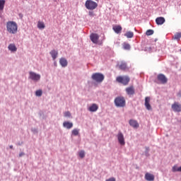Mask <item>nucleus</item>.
Returning a JSON list of instances; mask_svg holds the SVG:
<instances>
[{
	"mask_svg": "<svg viewBox=\"0 0 181 181\" xmlns=\"http://www.w3.org/2000/svg\"><path fill=\"white\" fill-rule=\"evenodd\" d=\"M7 31L8 33L15 35L18 32V24L15 21H8L6 23Z\"/></svg>",
	"mask_w": 181,
	"mask_h": 181,
	"instance_id": "obj_1",
	"label": "nucleus"
},
{
	"mask_svg": "<svg viewBox=\"0 0 181 181\" xmlns=\"http://www.w3.org/2000/svg\"><path fill=\"white\" fill-rule=\"evenodd\" d=\"M116 81L117 83H119V84L128 86V84H129V81H131V78L128 76H119L116 78Z\"/></svg>",
	"mask_w": 181,
	"mask_h": 181,
	"instance_id": "obj_2",
	"label": "nucleus"
},
{
	"mask_svg": "<svg viewBox=\"0 0 181 181\" xmlns=\"http://www.w3.org/2000/svg\"><path fill=\"white\" fill-rule=\"evenodd\" d=\"M85 6L86 9H88L89 11H94V9H97L98 4L95 1H93V0H87L85 3Z\"/></svg>",
	"mask_w": 181,
	"mask_h": 181,
	"instance_id": "obj_3",
	"label": "nucleus"
},
{
	"mask_svg": "<svg viewBox=\"0 0 181 181\" xmlns=\"http://www.w3.org/2000/svg\"><path fill=\"white\" fill-rule=\"evenodd\" d=\"M91 78L92 79H93L94 81H96V83H103L105 78L104 74L100 73L93 74Z\"/></svg>",
	"mask_w": 181,
	"mask_h": 181,
	"instance_id": "obj_4",
	"label": "nucleus"
},
{
	"mask_svg": "<svg viewBox=\"0 0 181 181\" xmlns=\"http://www.w3.org/2000/svg\"><path fill=\"white\" fill-rule=\"evenodd\" d=\"M116 107H124L125 105V99L123 97H117L115 99Z\"/></svg>",
	"mask_w": 181,
	"mask_h": 181,
	"instance_id": "obj_5",
	"label": "nucleus"
},
{
	"mask_svg": "<svg viewBox=\"0 0 181 181\" xmlns=\"http://www.w3.org/2000/svg\"><path fill=\"white\" fill-rule=\"evenodd\" d=\"M29 74V78H30V80H33V81H39V80H40V74H36L33 71H30Z\"/></svg>",
	"mask_w": 181,
	"mask_h": 181,
	"instance_id": "obj_6",
	"label": "nucleus"
},
{
	"mask_svg": "<svg viewBox=\"0 0 181 181\" xmlns=\"http://www.w3.org/2000/svg\"><path fill=\"white\" fill-rule=\"evenodd\" d=\"M157 78L161 84H166L168 83V78L163 74H158Z\"/></svg>",
	"mask_w": 181,
	"mask_h": 181,
	"instance_id": "obj_7",
	"label": "nucleus"
},
{
	"mask_svg": "<svg viewBox=\"0 0 181 181\" xmlns=\"http://www.w3.org/2000/svg\"><path fill=\"white\" fill-rule=\"evenodd\" d=\"M171 108L175 112H181V105L177 102L174 103Z\"/></svg>",
	"mask_w": 181,
	"mask_h": 181,
	"instance_id": "obj_8",
	"label": "nucleus"
},
{
	"mask_svg": "<svg viewBox=\"0 0 181 181\" xmlns=\"http://www.w3.org/2000/svg\"><path fill=\"white\" fill-rule=\"evenodd\" d=\"M117 136L119 144L122 146L125 145V139L124 138V134L122 132H119Z\"/></svg>",
	"mask_w": 181,
	"mask_h": 181,
	"instance_id": "obj_9",
	"label": "nucleus"
},
{
	"mask_svg": "<svg viewBox=\"0 0 181 181\" xmlns=\"http://www.w3.org/2000/svg\"><path fill=\"white\" fill-rule=\"evenodd\" d=\"M90 39L93 43L97 44L98 43V39H100V36L98 34L93 33L90 36Z\"/></svg>",
	"mask_w": 181,
	"mask_h": 181,
	"instance_id": "obj_10",
	"label": "nucleus"
},
{
	"mask_svg": "<svg viewBox=\"0 0 181 181\" xmlns=\"http://www.w3.org/2000/svg\"><path fill=\"white\" fill-rule=\"evenodd\" d=\"M149 103H151V98L146 97V98H145V107H146V110H148V111L152 110V107L151 106V104Z\"/></svg>",
	"mask_w": 181,
	"mask_h": 181,
	"instance_id": "obj_11",
	"label": "nucleus"
},
{
	"mask_svg": "<svg viewBox=\"0 0 181 181\" xmlns=\"http://www.w3.org/2000/svg\"><path fill=\"white\" fill-rule=\"evenodd\" d=\"M126 93L128 95H134V94H135V89L134 88V86L127 88Z\"/></svg>",
	"mask_w": 181,
	"mask_h": 181,
	"instance_id": "obj_12",
	"label": "nucleus"
},
{
	"mask_svg": "<svg viewBox=\"0 0 181 181\" xmlns=\"http://www.w3.org/2000/svg\"><path fill=\"white\" fill-rule=\"evenodd\" d=\"M145 179L147 181H154L155 180V175L151 174L149 173H146L145 174Z\"/></svg>",
	"mask_w": 181,
	"mask_h": 181,
	"instance_id": "obj_13",
	"label": "nucleus"
},
{
	"mask_svg": "<svg viewBox=\"0 0 181 181\" xmlns=\"http://www.w3.org/2000/svg\"><path fill=\"white\" fill-rule=\"evenodd\" d=\"M98 110V105L93 103L88 107V111L95 112Z\"/></svg>",
	"mask_w": 181,
	"mask_h": 181,
	"instance_id": "obj_14",
	"label": "nucleus"
},
{
	"mask_svg": "<svg viewBox=\"0 0 181 181\" xmlns=\"http://www.w3.org/2000/svg\"><path fill=\"white\" fill-rule=\"evenodd\" d=\"M112 29L114 32H115L117 35L121 33V32H122V27L119 25H114L112 27Z\"/></svg>",
	"mask_w": 181,
	"mask_h": 181,
	"instance_id": "obj_15",
	"label": "nucleus"
},
{
	"mask_svg": "<svg viewBox=\"0 0 181 181\" xmlns=\"http://www.w3.org/2000/svg\"><path fill=\"white\" fill-rule=\"evenodd\" d=\"M129 123L131 127H133V128H139V124L136 120L130 119Z\"/></svg>",
	"mask_w": 181,
	"mask_h": 181,
	"instance_id": "obj_16",
	"label": "nucleus"
},
{
	"mask_svg": "<svg viewBox=\"0 0 181 181\" xmlns=\"http://www.w3.org/2000/svg\"><path fill=\"white\" fill-rule=\"evenodd\" d=\"M59 64H61L62 67H67V59H66V58H61L59 59Z\"/></svg>",
	"mask_w": 181,
	"mask_h": 181,
	"instance_id": "obj_17",
	"label": "nucleus"
},
{
	"mask_svg": "<svg viewBox=\"0 0 181 181\" xmlns=\"http://www.w3.org/2000/svg\"><path fill=\"white\" fill-rule=\"evenodd\" d=\"M165 22V18L163 17H158L156 19V23L158 24V25H163Z\"/></svg>",
	"mask_w": 181,
	"mask_h": 181,
	"instance_id": "obj_18",
	"label": "nucleus"
},
{
	"mask_svg": "<svg viewBox=\"0 0 181 181\" xmlns=\"http://www.w3.org/2000/svg\"><path fill=\"white\" fill-rule=\"evenodd\" d=\"M63 127L66 128V129H71V128H73V123L70 122H64Z\"/></svg>",
	"mask_w": 181,
	"mask_h": 181,
	"instance_id": "obj_19",
	"label": "nucleus"
},
{
	"mask_svg": "<svg viewBox=\"0 0 181 181\" xmlns=\"http://www.w3.org/2000/svg\"><path fill=\"white\" fill-rule=\"evenodd\" d=\"M49 54H51L53 60H56L57 59V56L59 54V52L56 51V49H52L50 52Z\"/></svg>",
	"mask_w": 181,
	"mask_h": 181,
	"instance_id": "obj_20",
	"label": "nucleus"
},
{
	"mask_svg": "<svg viewBox=\"0 0 181 181\" xmlns=\"http://www.w3.org/2000/svg\"><path fill=\"white\" fill-rule=\"evenodd\" d=\"M8 49L10 50V52H16V50H18V48L15 44H10L8 47Z\"/></svg>",
	"mask_w": 181,
	"mask_h": 181,
	"instance_id": "obj_21",
	"label": "nucleus"
},
{
	"mask_svg": "<svg viewBox=\"0 0 181 181\" xmlns=\"http://www.w3.org/2000/svg\"><path fill=\"white\" fill-rule=\"evenodd\" d=\"M119 69L120 70H127V63L122 62L120 64H119Z\"/></svg>",
	"mask_w": 181,
	"mask_h": 181,
	"instance_id": "obj_22",
	"label": "nucleus"
},
{
	"mask_svg": "<svg viewBox=\"0 0 181 181\" xmlns=\"http://www.w3.org/2000/svg\"><path fill=\"white\" fill-rule=\"evenodd\" d=\"M124 36L127 37V39H132V37H134V33H132V31L127 32L124 34Z\"/></svg>",
	"mask_w": 181,
	"mask_h": 181,
	"instance_id": "obj_23",
	"label": "nucleus"
},
{
	"mask_svg": "<svg viewBox=\"0 0 181 181\" xmlns=\"http://www.w3.org/2000/svg\"><path fill=\"white\" fill-rule=\"evenodd\" d=\"M37 28L38 29H45L46 28V25H45V23L42 21L37 22Z\"/></svg>",
	"mask_w": 181,
	"mask_h": 181,
	"instance_id": "obj_24",
	"label": "nucleus"
},
{
	"mask_svg": "<svg viewBox=\"0 0 181 181\" xmlns=\"http://www.w3.org/2000/svg\"><path fill=\"white\" fill-rule=\"evenodd\" d=\"M123 49H124V50H131V45L127 42H124Z\"/></svg>",
	"mask_w": 181,
	"mask_h": 181,
	"instance_id": "obj_25",
	"label": "nucleus"
},
{
	"mask_svg": "<svg viewBox=\"0 0 181 181\" xmlns=\"http://www.w3.org/2000/svg\"><path fill=\"white\" fill-rule=\"evenodd\" d=\"M180 37H181V33H177L174 35V36L173 37V38L175 40H180Z\"/></svg>",
	"mask_w": 181,
	"mask_h": 181,
	"instance_id": "obj_26",
	"label": "nucleus"
},
{
	"mask_svg": "<svg viewBox=\"0 0 181 181\" xmlns=\"http://www.w3.org/2000/svg\"><path fill=\"white\" fill-rule=\"evenodd\" d=\"M5 7V0H0V11H4Z\"/></svg>",
	"mask_w": 181,
	"mask_h": 181,
	"instance_id": "obj_27",
	"label": "nucleus"
},
{
	"mask_svg": "<svg viewBox=\"0 0 181 181\" xmlns=\"http://www.w3.org/2000/svg\"><path fill=\"white\" fill-rule=\"evenodd\" d=\"M80 132V130L78 129H74L72 130V135H74V136H77V135H78Z\"/></svg>",
	"mask_w": 181,
	"mask_h": 181,
	"instance_id": "obj_28",
	"label": "nucleus"
},
{
	"mask_svg": "<svg viewBox=\"0 0 181 181\" xmlns=\"http://www.w3.org/2000/svg\"><path fill=\"white\" fill-rule=\"evenodd\" d=\"M42 94H43V91H42V90H37L35 91V95L37 97H42Z\"/></svg>",
	"mask_w": 181,
	"mask_h": 181,
	"instance_id": "obj_29",
	"label": "nucleus"
},
{
	"mask_svg": "<svg viewBox=\"0 0 181 181\" xmlns=\"http://www.w3.org/2000/svg\"><path fill=\"white\" fill-rule=\"evenodd\" d=\"M153 49H155V47H146L145 48V50H146V52H152L153 50Z\"/></svg>",
	"mask_w": 181,
	"mask_h": 181,
	"instance_id": "obj_30",
	"label": "nucleus"
},
{
	"mask_svg": "<svg viewBox=\"0 0 181 181\" xmlns=\"http://www.w3.org/2000/svg\"><path fill=\"white\" fill-rule=\"evenodd\" d=\"M153 33V30H148L146 33L147 36H151Z\"/></svg>",
	"mask_w": 181,
	"mask_h": 181,
	"instance_id": "obj_31",
	"label": "nucleus"
},
{
	"mask_svg": "<svg viewBox=\"0 0 181 181\" xmlns=\"http://www.w3.org/2000/svg\"><path fill=\"white\" fill-rule=\"evenodd\" d=\"M79 156H80V158H81V159H83V158H84V156H86V153L84 152V151H81L79 152Z\"/></svg>",
	"mask_w": 181,
	"mask_h": 181,
	"instance_id": "obj_32",
	"label": "nucleus"
},
{
	"mask_svg": "<svg viewBox=\"0 0 181 181\" xmlns=\"http://www.w3.org/2000/svg\"><path fill=\"white\" fill-rule=\"evenodd\" d=\"M64 117H71V113L70 112L67 111L64 113Z\"/></svg>",
	"mask_w": 181,
	"mask_h": 181,
	"instance_id": "obj_33",
	"label": "nucleus"
},
{
	"mask_svg": "<svg viewBox=\"0 0 181 181\" xmlns=\"http://www.w3.org/2000/svg\"><path fill=\"white\" fill-rule=\"evenodd\" d=\"M89 16H95V14L94 13V11H89L88 12Z\"/></svg>",
	"mask_w": 181,
	"mask_h": 181,
	"instance_id": "obj_34",
	"label": "nucleus"
},
{
	"mask_svg": "<svg viewBox=\"0 0 181 181\" xmlns=\"http://www.w3.org/2000/svg\"><path fill=\"white\" fill-rule=\"evenodd\" d=\"M173 172H177V167L176 165L173 167Z\"/></svg>",
	"mask_w": 181,
	"mask_h": 181,
	"instance_id": "obj_35",
	"label": "nucleus"
},
{
	"mask_svg": "<svg viewBox=\"0 0 181 181\" xmlns=\"http://www.w3.org/2000/svg\"><path fill=\"white\" fill-rule=\"evenodd\" d=\"M105 181H116L115 177H110L107 179Z\"/></svg>",
	"mask_w": 181,
	"mask_h": 181,
	"instance_id": "obj_36",
	"label": "nucleus"
},
{
	"mask_svg": "<svg viewBox=\"0 0 181 181\" xmlns=\"http://www.w3.org/2000/svg\"><path fill=\"white\" fill-rule=\"evenodd\" d=\"M22 156H25V153L21 152L19 153V158H22Z\"/></svg>",
	"mask_w": 181,
	"mask_h": 181,
	"instance_id": "obj_37",
	"label": "nucleus"
},
{
	"mask_svg": "<svg viewBox=\"0 0 181 181\" xmlns=\"http://www.w3.org/2000/svg\"><path fill=\"white\" fill-rule=\"evenodd\" d=\"M177 172H181V167L177 168Z\"/></svg>",
	"mask_w": 181,
	"mask_h": 181,
	"instance_id": "obj_38",
	"label": "nucleus"
},
{
	"mask_svg": "<svg viewBox=\"0 0 181 181\" xmlns=\"http://www.w3.org/2000/svg\"><path fill=\"white\" fill-rule=\"evenodd\" d=\"M10 149H13V146H10Z\"/></svg>",
	"mask_w": 181,
	"mask_h": 181,
	"instance_id": "obj_39",
	"label": "nucleus"
}]
</instances>
